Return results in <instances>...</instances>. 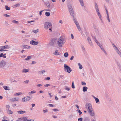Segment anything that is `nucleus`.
Here are the masks:
<instances>
[{"label":"nucleus","mask_w":121,"mask_h":121,"mask_svg":"<svg viewBox=\"0 0 121 121\" xmlns=\"http://www.w3.org/2000/svg\"><path fill=\"white\" fill-rule=\"evenodd\" d=\"M65 39L62 37L61 36L57 40V42L58 45L60 47H63L64 44L65 43L64 42Z\"/></svg>","instance_id":"obj_1"},{"label":"nucleus","mask_w":121,"mask_h":121,"mask_svg":"<svg viewBox=\"0 0 121 121\" xmlns=\"http://www.w3.org/2000/svg\"><path fill=\"white\" fill-rule=\"evenodd\" d=\"M112 45L114 48H116V46L114 43L112 44Z\"/></svg>","instance_id":"obj_62"},{"label":"nucleus","mask_w":121,"mask_h":121,"mask_svg":"<svg viewBox=\"0 0 121 121\" xmlns=\"http://www.w3.org/2000/svg\"><path fill=\"white\" fill-rule=\"evenodd\" d=\"M23 118V117L21 118H18V120H20V121H24V120Z\"/></svg>","instance_id":"obj_51"},{"label":"nucleus","mask_w":121,"mask_h":121,"mask_svg":"<svg viewBox=\"0 0 121 121\" xmlns=\"http://www.w3.org/2000/svg\"><path fill=\"white\" fill-rule=\"evenodd\" d=\"M50 85V84H46L45 85H44V86H45V87H48Z\"/></svg>","instance_id":"obj_57"},{"label":"nucleus","mask_w":121,"mask_h":121,"mask_svg":"<svg viewBox=\"0 0 121 121\" xmlns=\"http://www.w3.org/2000/svg\"><path fill=\"white\" fill-rule=\"evenodd\" d=\"M36 92V91H32L31 92H29L28 93L29 95H31L34 93H35Z\"/></svg>","instance_id":"obj_21"},{"label":"nucleus","mask_w":121,"mask_h":121,"mask_svg":"<svg viewBox=\"0 0 121 121\" xmlns=\"http://www.w3.org/2000/svg\"><path fill=\"white\" fill-rule=\"evenodd\" d=\"M86 84V83L85 82H82V85H85Z\"/></svg>","instance_id":"obj_56"},{"label":"nucleus","mask_w":121,"mask_h":121,"mask_svg":"<svg viewBox=\"0 0 121 121\" xmlns=\"http://www.w3.org/2000/svg\"><path fill=\"white\" fill-rule=\"evenodd\" d=\"M104 52L106 55L107 54V53L106 52L105 50H104V48H102V49H101Z\"/></svg>","instance_id":"obj_44"},{"label":"nucleus","mask_w":121,"mask_h":121,"mask_svg":"<svg viewBox=\"0 0 121 121\" xmlns=\"http://www.w3.org/2000/svg\"><path fill=\"white\" fill-rule=\"evenodd\" d=\"M65 90H67L68 91H69L70 90V89L69 87H66L65 89Z\"/></svg>","instance_id":"obj_61"},{"label":"nucleus","mask_w":121,"mask_h":121,"mask_svg":"<svg viewBox=\"0 0 121 121\" xmlns=\"http://www.w3.org/2000/svg\"><path fill=\"white\" fill-rule=\"evenodd\" d=\"M76 26L78 28V30H81V28L80 27L79 25V23L78 24H76Z\"/></svg>","instance_id":"obj_28"},{"label":"nucleus","mask_w":121,"mask_h":121,"mask_svg":"<svg viewBox=\"0 0 121 121\" xmlns=\"http://www.w3.org/2000/svg\"><path fill=\"white\" fill-rule=\"evenodd\" d=\"M2 47L4 49H7L10 48V47L9 46L7 45H6L4 46H3Z\"/></svg>","instance_id":"obj_12"},{"label":"nucleus","mask_w":121,"mask_h":121,"mask_svg":"<svg viewBox=\"0 0 121 121\" xmlns=\"http://www.w3.org/2000/svg\"><path fill=\"white\" fill-rule=\"evenodd\" d=\"M29 71V69H23L22 70V73H26L27 72H28Z\"/></svg>","instance_id":"obj_14"},{"label":"nucleus","mask_w":121,"mask_h":121,"mask_svg":"<svg viewBox=\"0 0 121 121\" xmlns=\"http://www.w3.org/2000/svg\"><path fill=\"white\" fill-rule=\"evenodd\" d=\"M38 42H36L33 40L31 41L30 42V43L33 45H37L38 44Z\"/></svg>","instance_id":"obj_7"},{"label":"nucleus","mask_w":121,"mask_h":121,"mask_svg":"<svg viewBox=\"0 0 121 121\" xmlns=\"http://www.w3.org/2000/svg\"><path fill=\"white\" fill-rule=\"evenodd\" d=\"M5 9L7 10H9L10 9V8L8 7L7 5H6L5 7Z\"/></svg>","instance_id":"obj_33"},{"label":"nucleus","mask_w":121,"mask_h":121,"mask_svg":"<svg viewBox=\"0 0 121 121\" xmlns=\"http://www.w3.org/2000/svg\"><path fill=\"white\" fill-rule=\"evenodd\" d=\"M2 46L0 47V51L2 52L3 51H6V50H4Z\"/></svg>","instance_id":"obj_25"},{"label":"nucleus","mask_w":121,"mask_h":121,"mask_svg":"<svg viewBox=\"0 0 121 121\" xmlns=\"http://www.w3.org/2000/svg\"><path fill=\"white\" fill-rule=\"evenodd\" d=\"M22 101H23V102H26V99H25V97H24L22 99Z\"/></svg>","instance_id":"obj_47"},{"label":"nucleus","mask_w":121,"mask_h":121,"mask_svg":"<svg viewBox=\"0 0 121 121\" xmlns=\"http://www.w3.org/2000/svg\"><path fill=\"white\" fill-rule=\"evenodd\" d=\"M73 20L74 23H75L76 25L77 24H78V23L77 22V20L75 18L74 16L73 17Z\"/></svg>","instance_id":"obj_17"},{"label":"nucleus","mask_w":121,"mask_h":121,"mask_svg":"<svg viewBox=\"0 0 121 121\" xmlns=\"http://www.w3.org/2000/svg\"><path fill=\"white\" fill-rule=\"evenodd\" d=\"M80 2V3L81 5L83 6L84 5V3L83 0H78Z\"/></svg>","instance_id":"obj_19"},{"label":"nucleus","mask_w":121,"mask_h":121,"mask_svg":"<svg viewBox=\"0 0 121 121\" xmlns=\"http://www.w3.org/2000/svg\"><path fill=\"white\" fill-rule=\"evenodd\" d=\"M46 6L47 7H48V8H50V4L49 2L47 4H46Z\"/></svg>","instance_id":"obj_42"},{"label":"nucleus","mask_w":121,"mask_h":121,"mask_svg":"<svg viewBox=\"0 0 121 121\" xmlns=\"http://www.w3.org/2000/svg\"><path fill=\"white\" fill-rule=\"evenodd\" d=\"M85 106H86V108L88 109L89 111L93 109L92 108L91 105L90 103H87L86 104Z\"/></svg>","instance_id":"obj_5"},{"label":"nucleus","mask_w":121,"mask_h":121,"mask_svg":"<svg viewBox=\"0 0 121 121\" xmlns=\"http://www.w3.org/2000/svg\"><path fill=\"white\" fill-rule=\"evenodd\" d=\"M89 111V113L91 116L94 117L95 116V113L93 109Z\"/></svg>","instance_id":"obj_8"},{"label":"nucleus","mask_w":121,"mask_h":121,"mask_svg":"<svg viewBox=\"0 0 121 121\" xmlns=\"http://www.w3.org/2000/svg\"><path fill=\"white\" fill-rule=\"evenodd\" d=\"M52 26V23L51 22H45L44 25V27L46 29L49 28L50 26Z\"/></svg>","instance_id":"obj_4"},{"label":"nucleus","mask_w":121,"mask_h":121,"mask_svg":"<svg viewBox=\"0 0 121 121\" xmlns=\"http://www.w3.org/2000/svg\"><path fill=\"white\" fill-rule=\"evenodd\" d=\"M71 16H73V17L74 16V13L73 10L72 11H70L69 12Z\"/></svg>","instance_id":"obj_23"},{"label":"nucleus","mask_w":121,"mask_h":121,"mask_svg":"<svg viewBox=\"0 0 121 121\" xmlns=\"http://www.w3.org/2000/svg\"><path fill=\"white\" fill-rule=\"evenodd\" d=\"M96 102V103H97L99 101V99L96 97L95 99Z\"/></svg>","instance_id":"obj_36"},{"label":"nucleus","mask_w":121,"mask_h":121,"mask_svg":"<svg viewBox=\"0 0 121 121\" xmlns=\"http://www.w3.org/2000/svg\"><path fill=\"white\" fill-rule=\"evenodd\" d=\"M8 113L10 114H11L13 113V112L10 110H8L7 111Z\"/></svg>","instance_id":"obj_27"},{"label":"nucleus","mask_w":121,"mask_h":121,"mask_svg":"<svg viewBox=\"0 0 121 121\" xmlns=\"http://www.w3.org/2000/svg\"><path fill=\"white\" fill-rule=\"evenodd\" d=\"M64 56L65 57H67L68 56V54L67 52H66L64 54Z\"/></svg>","instance_id":"obj_34"},{"label":"nucleus","mask_w":121,"mask_h":121,"mask_svg":"<svg viewBox=\"0 0 121 121\" xmlns=\"http://www.w3.org/2000/svg\"><path fill=\"white\" fill-rule=\"evenodd\" d=\"M82 119L83 118L82 117L79 118L78 119V121H82Z\"/></svg>","instance_id":"obj_49"},{"label":"nucleus","mask_w":121,"mask_h":121,"mask_svg":"<svg viewBox=\"0 0 121 121\" xmlns=\"http://www.w3.org/2000/svg\"><path fill=\"white\" fill-rule=\"evenodd\" d=\"M3 15L4 16L6 17H9L10 16V15H8L6 14H3Z\"/></svg>","instance_id":"obj_38"},{"label":"nucleus","mask_w":121,"mask_h":121,"mask_svg":"<svg viewBox=\"0 0 121 121\" xmlns=\"http://www.w3.org/2000/svg\"><path fill=\"white\" fill-rule=\"evenodd\" d=\"M97 14H98V16L99 17L100 19L101 20V21H102V19L101 18V16L100 15V14L99 13V12L97 13Z\"/></svg>","instance_id":"obj_24"},{"label":"nucleus","mask_w":121,"mask_h":121,"mask_svg":"<svg viewBox=\"0 0 121 121\" xmlns=\"http://www.w3.org/2000/svg\"><path fill=\"white\" fill-rule=\"evenodd\" d=\"M27 121H34V120L33 119H31L30 120H29L28 119Z\"/></svg>","instance_id":"obj_64"},{"label":"nucleus","mask_w":121,"mask_h":121,"mask_svg":"<svg viewBox=\"0 0 121 121\" xmlns=\"http://www.w3.org/2000/svg\"><path fill=\"white\" fill-rule=\"evenodd\" d=\"M64 76L63 75H60V76L59 79H61Z\"/></svg>","instance_id":"obj_60"},{"label":"nucleus","mask_w":121,"mask_h":121,"mask_svg":"<svg viewBox=\"0 0 121 121\" xmlns=\"http://www.w3.org/2000/svg\"><path fill=\"white\" fill-rule=\"evenodd\" d=\"M90 121V119L88 117H86L84 120V121Z\"/></svg>","instance_id":"obj_32"},{"label":"nucleus","mask_w":121,"mask_h":121,"mask_svg":"<svg viewBox=\"0 0 121 121\" xmlns=\"http://www.w3.org/2000/svg\"><path fill=\"white\" fill-rule=\"evenodd\" d=\"M38 31H33L31 32L32 33H35V34L37 33Z\"/></svg>","instance_id":"obj_54"},{"label":"nucleus","mask_w":121,"mask_h":121,"mask_svg":"<svg viewBox=\"0 0 121 121\" xmlns=\"http://www.w3.org/2000/svg\"><path fill=\"white\" fill-rule=\"evenodd\" d=\"M42 1L44 2V4H45V5H46V4H47V3H48L49 2L48 1H47V2H45V1H44V0H42Z\"/></svg>","instance_id":"obj_55"},{"label":"nucleus","mask_w":121,"mask_h":121,"mask_svg":"<svg viewBox=\"0 0 121 121\" xmlns=\"http://www.w3.org/2000/svg\"><path fill=\"white\" fill-rule=\"evenodd\" d=\"M88 89V88L86 86H84L83 87L82 91L84 92L86 91H87V90Z\"/></svg>","instance_id":"obj_15"},{"label":"nucleus","mask_w":121,"mask_h":121,"mask_svg":"<svg viewBox=\"0 0 121 121\" xmlns=\"http://www.w3.org/2000/svg\"><path fill=\"white\" fill-rule=\"evenodd\" d=\"M117 64L118 66L119 67V68L120 69V70H121V66L120 64L118 63H117Z\"/></svg>","instance_id":"obj_35"},{"label":"nucleus","mask_w":121,"mask_h":121,"mask_svg":"<svg viewBox=\"0 0 121 121\" xmlns=\"http://www.w3.org/2000/svg\"><path fill=\"white\" fill-rule=\"evenodd\" d=\"M48 106L50 107H52L54 106V105L52 104H48Z\"/></svg>","instance_id":"obj_39"},{"label":"nucleus","mask_w":121,"mask_h":121,"mask_svg":"<svg viewBox=\"0 0 121 121\" xmlns=\"http://www.w3.org/2000/svg\"><path fill=\"white\" fill-rule=\"evenodd\" d=\"M78 65L79 66V69H82V65L79 63H78Z\"/></svg>","instance_id":"obj_31"},{"label":"nucleus","mask_w":121,"mask_h":121,"mask_svg":"<svg viewBox=\"0 0 121 121\" xmlns=\"http://www.w3.org/2000/svg\"><path fill=\"white\" fill-rule=\"evenodd\" d=\"M74 57L73 56H72L70 58V60H72L73 59Z\"/></svg>","instance_id":"obj_63"},{"label":"nucleus","mask_w":121,"mask_h":121,"mask_svg":"<svg viewBox=\"0 0 121 121\" xmlns=\"http://www.w3.org/2000/svg\"><path fill=\"white\" fill-rule=\"evenodd\" d=\"M12 22L16 24H17L19 23V22L18 21H17L14 20L12 21Z\"/></svg>","instance_id":"obj_30"},{"label":"nucleus","mask_w":121,"mask_h":121,"mask_svg":"<svg viewBox=\"0 0 121 121\" xmlns=\"http://www.w3.org/2000/svg\"><path fill=\"white\" fill-rule=\"evenodd\" d=\"M22 94V93L21 92H18L16 93V95H21Z\"/></svg>","instance_id":"obj_53"},{"label":"nucleus","mask_w":121,"mask_h":121,"mask_svg":"<svg viewBox=\"0 0 121 121\" xmlns=\"http://www.w3.org/2000/svg\"><path fill=\"white\" fill-rule=\"evenodd\" d=\"M6 62L4 60H2L0 62V68L4 67L6 64Z\"/></svg>","instance_id":"obj_6"},{"label":"nucleus","mask_w":121,"mask_h":121,"mask_svg":"<svg viewBox=\"0 0 121 121\" xmlns=\"http://www.w3.org/2000/svg\"><path fill=\"white\" fill-rule=\"evenodd\" d=\"M36 62L34 61H33L31 63V64H36Z\"/></svg>","instance_id":"obj_58"},{"label":"nucleus","mask_w":121,"mask_h":121,"mask_svg":"<svg viewBox=\"0 0 121 121\" xmlns=\"http://www.w3.org/2000/svg\"><path fill=\"white\" fill-rule=\"evenodd\" d=\"M32 56H27V57L25 59V60H30L31 59Z\"/></svg>","instance_id":"obj_20"},{"label":"nucleus","mask_w":121,"mask_h":121,"mask_svg":"<svg viewBox=\"0 0 121 121\" xmlns=\"http://www.w3.org/2000/svg\"><path fill=\"white\" fill-rule=\"evenodd\" d=\"M81 47L82 49L83 50H84L85 49V48L84 47V46L82 45H81Z\"/></svg>","instance_id":"obj_59"},{"label":"nucleus","mask_w":121,"mask_h":121,"mask_svg":"<svg viewBox=\"0 0 121 121\" xmlns=\"http://www.w3.org/2000/svg\"><path fill=\"white\" fill-rule=\"evenodd\" d=\"M29 80H26L25 81H24L23 82L25 83L26 84H27L28 83H29Z\"/></svg>","instance_id":"obj_43"},{"label":"nucleus","mask_w":121,"mask_h":121,"mask_svg":"<svg viewBox=\"0 0 121 121\" xmlns=\"http://www.w3.org/2000/svg\"><path fill=\"white\" fill-rule=\"evenodd\" d=\"M57 41L56 38H53L50 41L49 45L50 46L55 47Z\"/></svg>","instance_id":"obj_2"},{"label":"nucleus","mask_w":121,"mask_h":121,"mask_svg":"<svg viewBox=\"0 0 121 121\" xmlns=\"http://www.w3.org/2000/svg\"><path fill=\"white\" fill-rule=\"evenodd\" d=\"M21 47L23 49H29L30 48V46L27 45H22V46Z\"/></svg>","instance_id":"obj_10"},{"label":"nucleus","mask_w":121,"mask_h":121,"mask_svg":"<svg viewBox=\"0 0 121 121\" xmlns=\"http://www.w3.org/2000/svg\"><path fill=\"white\" fill-rule=\"evenodd\" d=\"M17 113L20 114H23L25 113H26V112L24 111L20 110L17 111Z\"/></svg>","instance_id":"obj_11"},{"label":"nucleus","mask_w":121,"mask_h":121,"mask_svg":"<svg viewBox=\"0 0 121 121\" xmlns=\"http://www.w3.org/2000/svg\"><path fill=\"white\" fill-rule=\"evenodd\" d=\"M50 13L48 12H46L45 13L46 16L47 17L49 16L50 15Z\"/></svg>","instance_id":"obj_26"},{"label":"nucleus","mask_w":121,"mask_h":121,"mask_svg":"<svg viewBox=\"0 0 121 121\" xmlns=\"http://www.w3.org/2000/svg\"><path fill=\"white\" fill-rule=\"evenodd\" d=\"M64 70L65 72L70 73L72 71V69L70 67L65 64L64 65Z\"/></svg>","instance_id":"obj_3"},{"label":"nucleus","mask_w":121,"mask_h":121,"mask_svg":"<svg viewBox=\"0 0 121 121\" xmlns=\"http://www.w3.org/2000/svg\"><path fill=\"white\" fill-rule=\"evenodd\" d=\"M3 88L5 90H9L10 89H9V87L6 86H3Z\"/></svg>","instance_id":"obj_16"},{"label":"nucleus","mask_w":121,"mask_h":121,"mask_svg":"<svg viewBox=\"0 0 121 121\" xmlns=\"http://www.w3.org/2000/svg\"><path fill=\"white\" fill-rule=\"evenodd\" d=\"M72 87L73 88H75L74 85V82L73 81V82L72 83Z\"/></svg>","instance_id":"obj_40"},{"label":"nucleus","mask_w":121,"mask_h":121,"mask_svg":"<svg viewBox=\"0 0 121 121\" xmlns=\"http://www.w3.org/2000/svg\"><path fill=\"white\" fill-rule=\"evenodd\" d=\"M69 12H70V11H72L73 10V9L71 6H70V7H69Z\"/></svg>","instance_id":"obj_45"},{"label":"nucleus","mask_w":121,"mask_h":121,"mask_svg":"<svg viewBox=\"0 0 121 121\" xmlns=\"http://www.w3.org/2000/svg\"><path fill=\"white\" fill-rule=\"evenodd\" d=\"M78 111V112L79 114L80 115L82 114V112L80 110L78 109L77 110Z\"/></svg>","instance_id":"obj_41"},{"label":"nucleus","mask_w":121,"mask_h":121,"mask_svg":"<svg viewBox=\"0 0 121 121\" xmlns=\"http://www.w3.org/2000/svg\"><path fill=\"white\" fill-rule=\"evenodd\" d=\"M112 83H114L116 82V80L114 78L112 79Z\"/></svg>","instance_id":"obj_37"},{"label":"nucleus","mask_w":121,"mask_h":121,"mask_svg":"<svg viewBox=\"0 0 121 121\" xmlns=\"http://www.w3.org/2000/svg\"><path fill=\"white\" fill-rule=\"evenodd\" d=\"M107 19L109 22L110 21V19L109 17V15L107 16Z\"/></svg>","instance_id":"obj_52"},{"label":"nucleus","mask_w":121,"mask_h":121,"mask_svg":"<svg viewBox=\"0 0 121 121\" xmlns=\"http://www.w3.org/2000/svg\"><path fill=\"white\" fill-rule=\"evenodd\" d=\"M87 40L90 46L92 47L93 46L91 39L90 37H88L87 38Z\"/></svg>","instance_id":"obj_9"},{"label":"nucleus","mask_w":121,"mask_h":121,"mask_svg":"<svg viewBox=\"0 0 121 121\" xmlns=\"http://www.w3.org/2000/svg\"><path fill=\"white\" fill-rule=\"evenodd\" d=\"M19 98L18 97L14 98L12 99V100L13 101H16L18 100H19Z\"/></svg>","instance_id":"obj_22"},{"label":"nucleus","mask_w":121,"mask_h":121,"mask_svg":"<svg viewBox=\"0 0 121 121\" xmlns=\"http://www.w3.org/2000/svg\"><path fill=\"white\" fill-rule=\"evenodd\" d=\"M45 72V70H43L39 71L38 72L40 74H43Z\"/></svg>","instance_id":"obj_18"},{"label":"nucleus","mask_w":121,"mask_h":121,"mask_svg":"<svg viewBox=\"0 0 121 121\" xmlns=\"http://www.w3.org/2000/svg\"><path fill=\"white\" fill-rule=\"evenodd\" d=\"M53 54L55 55H58L60 54V52H58V51L57 50H56L55 51V52Z\"/></svg>","instance_id":"obj_13"},{"label":"nucleus","mask_w":121,"mask_h":121,"mask_svg":"<svg viewBox=\"0 0 121 121\" xmlns=\"http://www.w3.org/2000/svg\"><path fill=\"white\" fill-rule=\"evenodd\" d=\"M52 110L53 111H54L55 112H56V111H59L58 109H56V108L53 109H52Z\"/></svg>","instance_id":"obj_46"},{"label":"nucleus","mask_w":121,"mask_h":121,"mask_svg":"<svg viewBox=\"0 0 121 121\" xmlns=\"http://www.w3.org/2000/svg\"><path fill=\"white\" fill-rule=\"evenodd\" d=\"M20 5V4H15L14 5V6L16 7H19Z\"/></svg>","instance_id":"obj_50"},{"label":"nucleus","mask_w":121,"mask_h":121,"mask_svg":"<svg viewBox=\"0 0 121 121\" xmlns=\"http://www.w3.org/2000/svg\"><path fill=\"white\" fill-rule=\"evenodd\" d=\"M48 110L47 109H46L45 110H43V112L44 113H45L46 112H48Z\"/></svg>","instance_id":"obj_48"},{"label":"nucleus","mask_w":121,"mask_h":121,"mask_svg":"<svg viewBox=\"0 0 121 121\" xmlns=\"http://www.w3.org/2000/svg\"><path fill=\"white\" fill-rule=\"evenodd\" d=\"M27 117H23L22 119H23V120H24V121H27Z\"/></svg>","instance_id":"obj_29"}]
</instances>
